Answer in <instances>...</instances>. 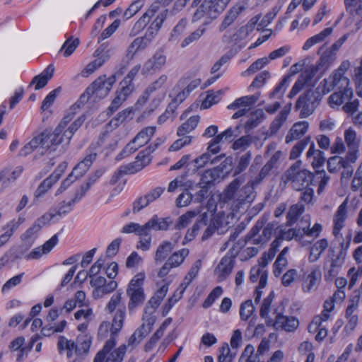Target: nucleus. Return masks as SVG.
Masks as SVG:
<instances>
[{
  "label": "nucleus",
  "instance_id": "nucleus-20",
  "mask_svg": "<svg viewBox=\"0 0 362 362\" xmlns=\"http://www.w3.org/2000/svg\"><path fill=\"white\" fill-rule=\"evenodd\" d=\"M321 272L320 269H313L307 276L303 283V288L305 291L310 292L317 288L321 280Z\"/></svg>",
  "mask_w": 362,
  "mask_h": 362
},
{
  "label": "nucleus",
  "instance_id": "nucleus-14",
  "mask_svg": "<svg viewBox=\"0 0 362 362\" xmlns=\"http://www.w3.org/2000/svg\"><path fill=\"white\" fill-rule=\"evenodd\" d=\"M245 10V6L243 4H237L233 6L224 17V19L219 28L220 31H223L228 26H230L238 17V16Z\"/></svg>",
  "mask_w": 362,
  "mask_h": 362
},
{
  "label": "nucleus",
  "instance_id": "nucleus-59",
  "mask_svg": "<svg viewBox=\"0 0 362 362\" xmlns=\"http://www.w3.org/2000/svg\"><path fill=\"white\" fill-rule=\"evenodd\" d=\"M252 158V154L250 151L245 153L243 155L238 161L237 166L235 167L234 174L238 175L244 170L248 167L250 160Z\"/></svg>",
  "mask_w": 362,
  "mask_h": 362
},
{
  "label": "nucleus",
  "instance_id": "nucleus-60",
  "mask_svg": "<svg viewBox=\"0 0 362 362\" xmlns=\"http://www.w3.org/2000/svg\"><path fill=\"white\" fill-rule=\"evenodd\" d=\"M346 11L353 17L359 14L361 10V5L358 4V0H344Z\"/></svg>",
  "mask_w": 362,
  "mask_h": 362
},
{
  "label": "nucleus",
  "instance_id": "nucleus-41",
  "mask_svg": "<svg viewBox=\"0 0 362 362\" xmlns=\"http://www.w3.org/2000/svg\"><path fill=\"white\" fill-rule=\"evenodd\" d=\"M232 160L231 158H226L225 160L217 168H214L213 169L206 170L207 172H211V177L214 182L216 179H218L221 175V171L223 173L225 171L227 173L231 166Z\"/></svg>",
  "mask_w": 362,
  "mask_h": 362
},
{
  "label": "nucleus",
  "instance_id": "nucleus-17",
  "mask_svg": "<svg viewBox=\"0 0 362 362\" xmlns=\"http://www.w3.org/2000/svg\"><path fill=\"white\" fill-rule=\"evenodd\" d=\"M25 249L21 246L12 247L0 259V264L5 265L8 262H14L17 259L25 258Z\"/></svg>",
  "mask_w": 362,
  "mask_h": 362
},
{
  "label": "nucleus",
  "instance_id": "nucleus-31",
  "mask_svg": "<svg viewBox=\"0 0 362 362\" xmlns=\"http://www.w3.org/2000/svg\"><path fill=\"white\" fill-rule=\"evenodd\" d=\"M268 273L266 270L259 268H252L250 274V280L252 282H256L259 279V287L263 288L265 287L267 281Z\"/></svg>",
  "mask_w": 362,
  "mask_h": 362
},
{
  "label": "nucleus",
  "instance_id": "nucleus-54",
  "mask_svg": "<svg viewBox=\"0 0 362 362\" xmlns=\"http://www.w3.org/2000/svg\"><path fill=\"white\" fill-rule=\"evenodd\" d=\"M152 152L146 148L145 150L141 151L136 157V163H138V168L142 170L145 166L151 162L150 154Z\"/></svg>",
  "mask_w": 362,
  "mask_h": 362
},
{
  "label": "nucleus",
  "instance_id": "nucleus-9",
  "mask_svg": "<svg viewBox=\"0 0 362 362\" xmlns=\"http://www.w3.org/2000/svg\"><path fill=\"white\" fill-rule=\"evenodd\" d=\"M189 255V250L182 248L173 252L160 269L158 276L160 278L165 277L173 268H176L181 265L186 257Z\"/></svg>",
  "mask_w": 362,
  "mask_h": 362
},
{
  "label": "nucleus",
  "instance_id": "nucleus-55",
  "mask_svg": "<svg viewBox=\"0 0 362 362\" xmlns=\"http://www.w3.org/2000/svg\"><path fill=\"white\" fill-rule=\"evenodd\" d=\"M270 76L269 72L264 71L256 76L252 83L249 86L248 90L250 91L253 88H259L262 87L267 78Z\"/></svg>",
  "mask_w": 362,
  "mask_h": 362
},
{
  "label": "nucleus",
  "instance_id": "nucleus-51",
  "mask_svg": "<svg viewBox=\"0 0 362 362\" xmlns=\"http://www.w3.org/2000/svg\"><path fill=\"white\" fill-rule=\"evenodd\" d=\"M155 320L153 317H149L147 320V324H142L134 333L138 336L139 340H142L147 334L151 331Z\"/></svg>",
  "mask_w": 362,
  "mask_h": 362
},
{
  "label": "nucleus",
  "instance_id": "nucleus-56",
  "mask_svg": "<svg viewBox=\"0 0 362 362\" xmlns=\"http://www.w3.org/2000/svg\"><path fill=\"white\" fill-rule=\"evenodd\" d=\"M115 347L114 339L107 340L102 350L96 354L93 362H104L106 355Z\"/></svg>",
  "mask_w": 362,
  "mask_h": 362
},
{
  "label": "nucleus",
  "instance_id": "nucleus-30",
  "mask_svg": "<svg viewBox=\"0 0 362 362\" xmlns=\"http://www.w3.org/2000/svg\"><path fill=\"white\" fill-rule=\"evenodd\" d=\"M199 121V116L194 115L190 117L185 123L181 124L177 131V134L179 136H185L186 134L194 130Z\"/></svg>",
  "mask_w": 362,
  "mask_h": 362
},
{
  "label": "nucleus",
  "instance_id": "nucleus-19",
  "mask_svg": "<svg viewBox=\"0 0 362 362\" xmlns=\"http://www.w3.org/2000/svg\"><path fill=\"white\" fill-rule=\"evenodd\" d=\"M54 71L53 66L49 65L40 75L36 76L33 78L30 85L35 84V90L44 88L47 85L48 80L52 78Z\"/></svg>",
  "mask_w": 362,
  "mask_h": 362
},
{
  "label": "nucleus",
  "instance_id": "nucleus-58",
  "mask_svg": "<svg viewBox=\"0 0 362 362\" xmlns=\"http://www.w3.org/2000/svg\"><path fill=\"white\" fill-rule=\"evenodd\" d=\"M197 213L194 211H187L185 214L179 217L175 228L180 230L185 228L192 221V218L197 216Z\"/></svg>",
  "mask_w": 362,
  "mask_h": 362
},
{
  "label": "nucleus",
  "instance_id": "nucleus-50",
  "mask_svg": "<svg viewBox=\"0 0 362 362\" xmlns=\"http://www.w3.org/2000/svg\"><path fill=\"white\" fill-rule=\"evenodd\" d=\"M269 60L267 57L260 58L254 62L244 72L243 76H250L255 74L258 70L262 69L267 63Z\"/></svg>",
  "mask_w": 362,
  "mask_h": 362
},
{
  "label": "nucleus",
  "instance_id": "nucleus-7",
  "mask_svg": "<svg viewBox=\"0 0 362 362\" xmlns=\"http://www.w3.org/2000/svg\"><path fill=\"white\" fill-rule=\"evenodd\" d=\"M320 100L321 96L319 92L312 89L308 90L298 98L295 110L297 111L300 109L301 118L308 117L314 112Z\"/></svg>",
  "mask_w": 362,
  "mask_h": 362
},
{
  "label": "nucleus",
  "instance_id": "nucleus-32",
  "mask_svg": "<svg viewBox=\"0 0 362 362\" xmlns=\"http://www.w3.org/2000/svg\"><path fill=\"white\" fill-rule=\"evenodd\" d=\"M156 131V127H148L141 130L133 139V142H138L139 146H142L146 144L153 136Z\"/></svg>",
  "mask_w": 362,
  "mask_h": 362
},
{
  "label": "nucleus",
  "instance_id": "nucleus-45",
  "mask_svg": "<svg viewBox=\"0 0 362 362\" xmlns=\"http://www.w3.org/2000/svg\"><path fill=\"white\" fill-rule=\"evenodd\" d=\"M206 28L203 26L199 27L194 32L187 36L182 42L181 47L182 48L186 47L191 43L197 41L205 33Z\"/></svg>",
  "mask_w": 362,
  "mask_h": 362
},
{
  "label": "nucleus",
  "instance_id": "nucleus-48",
  "mask_svg": "<svg viewBox=\"0 0 362 362\" xmlns=\"http://www.w3.org/2000/svg\"><path fill=\"white\" fill-rule=\"evenodd\" d=\"M84 121V116H81L77 119H76L66 130L64 132V136L66 139L67 144L69 143L74 132H76L78 130V129L82 125Z\"/></svg>",
  "mask_w": 362,
  "mask_h": 362
},
{
  "label": "nucleus",
  "instance_id": "nucleus-36",
  "mask_svg": "<svg viewBox=\"0 0 362 362\" xmlns=\"http://www.w3.org/2000/svg\"><path fill=\"white\" fill-rule=\"evenodd\" d=\"M46 138L47 132H43L39 134L37 136L33 138L32 140L28 143L32 146L34 150L37 149V148H42V151L41 152V154H43L44 150L46 151L47 148H49V144H47Z\"/></svg>",
  "mask_w": 362,
  "mask_h": 362
},
{
  "label": "nucleus",
  "instance_id": "nucleus-18",
  "mask_svg": "<svg viewBox=\"0 0 362 362\" xmlns=\"http://www.w3.org/2000/svg\"><path fill=\"white\" fill-rule=\"evenodd\" d=\"M168 81V76L165 74L160 75L158 78L150 83L144 91V95L138 100L137 103H144L148 97L153 93L161 89Z\"/></svg>",
  "mask_w": 362,
  "mask_h": 362
},
{
  "label": "nucleus",
  "instance_id": "nucleus-61",
  "mask_svg": "<svg viewBox=\"0 0 362 362\" xmlns=\"http://www.w3.org/2000/svg\"><path fill=\"white\" fill-rule=\"evenodd\" d=\"M103 65V60L95 59L94 61L86 65V66L81 71V75L83 77H88Z\"/></svg>",
  "mask_w": 362,
  "mask_h": 362
},
{
  "label": "nucleus",
  "instance_id": "nucleus-52",
  "mask_svg": "<svg viewBox=\"0 0 362 362\" xmlns=\"http://www.w3.org/2000/svg\"><path fill=\"white\" fill-rule=\"evenodd\" d=\"M56 182L55 180L52 179L50 176L47 177L40 184L35 190V197H40L45 194Z\"/></svg>",
  "mask_w": 362,
  "mask_h": 362
},
{
  "label": "nucleus",
  "instance_id": "nucleus-39",
  "mask_svg": "<svg viewBox=\"0 0 362 362\" xmlns=\"http://www.w3.org/2000/svg\"><path fill=\"white\" fill-rule=\"evenodd\" d=\"M172 322V318L168 317L164 320V322L161 324L160 327L156 330V332L153 334L149 341H148L146 346H154L158 340L163 337L165 330L166 328L170 325Z\"/></svg>",
  "mask_w": 362,
  "mask_h": 362
},
{
  "label": "nucleus",
  "instance_id": "nucleus-44",
  "mask_svg": "<svg viewBox=\"0 0 362 362\" xmlns=\"http://www.w3.org/2000/svg\"><path fill=\"white\" fill-rule=\"evenodd\" d=\"M327 164L329 173H337L341 168H343L346 163L342 159V157L334 156L327 160Z\"/></svg>",
  "mask_w": 362,
  "mask_h": 362
},
{
  "label": "nucleus",
  "instance_id": "nucleus-15",
  "mask_svg": "<svg viewBox=\"0 0 362 362\" xmlns=\"http://www.w3.org/2000/svg\"><path fill=\"white\" fill-rule=\"evenodd\" d=\"M309 124L307 121H301L295 123L286 136V143L298 139L304 135L308 131Z\"/></svg>",
  "mask_w": 362,
  "mask_h": 362
},
{
  "label": "nucleus",
  "instance_id": "nucleus-29",
  "mask_svg": "<svg viewBox=\"0 0 362 362\" xmlns=\"http://www.w3.org/2000/svg\"><path fill=\"white\" fill-rule=\"evenodd\" d=\"M304 211V206L301 204H293L286 215V226H293Z\"/></svg>",
  "mask_w": 362,
  "mask_h": 362
},
{
  "label": "nucleus",
  "instance_id": "nucleus-38",
  "mask_svg": "<svg viewBox=\"0 0 362 362\" xmlns=\"http://www.w3.org/2000/svg\"><path fill=\"white\" fill-rule=\"evenodd\" d=\"M127 350L126 345L122 344L117 349L106 355L104 362H122Z\"/></svg>",
  "mask_w": 362,
  "mask_h": 362
},
{
  "label": "nucleus",
  "instance_id": "nucleus-12",
  "mask_svg": "<svg viewBox=\"0 0 362 362\" xmlns=\"http://www.w3.org/2000/svg\"><path fill=\"white\" fill-rule=\"evenodd\" d=\"M298 320L295 317H288L277 313L275 317L274 327L276 329H284L286 332H293L298 327Z\"/></svg>",
  "mask_w": 362,
  "mask_h": 362
},
{
  "label": "nucleus",
  "instance_id": "nucleus-47",
  "mask_svg": "<svg viewBox=\"0 0 362 362\" xmlns=\"http://www.w3.org/2000/svg\"><path fill=\"white\" fill-rule=\"evenodd\" d=\"M310 137L307 136L303 139L297 142V144L292 148L290 153V159H296L304 150V148L310 144Z\"/></svg>",
  "mask_w": 362,
  "mask_h": 362
},
{
  "label": "nucleus",
  "instance_id": "nucleus-5",
  "mask_svg": "<svg viewBox=\"0 0 362 362\" xmlns=\"http://www.w3.org/2000/svg\"><path fill=\"white\" fill-rule=\"evenodd\" d=\"M144 279V273L140 272L136 274L129 283L126 293L129 298L128 310L130 313H134L145 301L146 295L143 288Z\"/></svg>",
  "mask_w": 362,
  "mask_h": 362
},
{
  "label": "nucleus",
  "instance_id": "nucleus-33",
  "mask_svg": "<svg viewBox=\"0 0 362 362\" xmlns=\"http://www.w3.org/2000/svg\"><path fill=\"white\" fill-rule=\"evenodd\" d=\"M234 259L230 256H224L218 265V269L221 276L226 278L228 276L233 268Z\"/></svg>",
  "mask_w": 362,
  "mask_h": 362
},
{
  "label": "nucleus",
  "instance_id": "nucleus-11",
  "mask_svg": "<svg viewBox=\"0 0 362 362\" xmlns=\"http://www.w3.org/2000/svg\"><path fill=\"white\" fill-rule=\"evenodd\" d=\"M55 217L54 214H45L40 218H37L33 224L28 228L21 235V239L23 241H27L35 238L36 234L41 230V228L49 224L50 221Z\"/></svg>",
  "mask_w": 362,
  "mask_h": 362
},
{
  "label": "nucleus",
  "instance_id": "nucleus-64",
  "mask_svg": "<svg viewBox=\"0 0 362 362\" xmlns=\"http://www.w3.org/2000/svg\"><path fill=\"white\" fill-rule=\"evenodd\" d=\"M344 140L348 147H358L359 141L357 139L356 132L349 128L344 132Z\"/></svg>",
  "mask_w": 362,
  "mask_h": 362
},
{
  "label": "nucleus",
  "instance_id": "nucleus-63",
  "mask_svg": "<svg viewBox=\"0 0 362 362\" xmlns=\"http://www.w3.org/2000/svg\"><path fill=\"white\" fill-rule=\"evenodd\" d=\"M274 298V291H271L269 296L264 299L263 303L261 305L259 315L262 318H267L270 310L271 304Z\"/></svg>",
  "mask_w": 362,
  "mask_h": 362
},
{
  "label": "nucleus",
  "instance_id": "nucleus-10",
  "mask_svg": "<svg viewBox=\"0 0 362 362\" xmlns=\"http://www.w3.org/2000/svg\"><path fill=\"white\" fill-rule=\"evenodd\" d=\"M165 63V55L163 52L158 51L144 64L141 73L144 76L155 74L164 67Z\"/></svg>",
  "mask_w": 362,
  "mask_h": 362
},
{
  "label": "nucleus",
  "instance_id": "nucleus-42",
  "mask_svg": "<svg viewBox=\"0 0 362 362\" xmlns=\"http://www.w3.org/2000/svg\"><path fill=\"white\" fill-rule=\"evenodd\" d=\"M288 87V76H285L282 80L276 86L274 90L269 93V98L270 99L278 98L281 99L284 93Z\"/></svg>",
  "mask_w": 362,
  "mask_h": 362
},
{
  "label": "nucleus",
  "instance_id": "nucleus-8",
  "mask_svg": "<svg viewBox=\"0 0 362 362\" xmlns=\"http://www.w3.org/2000/svg\"><path fill=\"white\" fill-rule=\"evenodd\" d=\"M115 81V75L108 78L105 75L100 76L88 86L89 90H90L93 95H95L97 98H103L109 93Z\"/></svg>",
  "mask_w": 362,
  "mask_h": 362
},
{
  "label": "nucleus",
  "instance_id": "nucleus-3",
  "mask_svg": "<svg viewBox=\"0 0 362 362\" xmlns=\"http://www.w3.org/2000/svg\"><path fill=\"white\" fill-rule=\"evenodd\" d=\"M300 160L296 161L284 173L285 182H290L291 187L297 191L308 187L313 179V174L301 167Z\"/></svg>",
  "mask_w": 362,
  "mask_h": 362
},
{
  "label": "nucleus",
  "instance_id": "nucleus-13",
  "mask_svg": "<svg viewBox=\"0 0 362 362\" xmlns=\"http://www.w3.org/2000/svg\"><path fill=\"white\" fill-rule=\"evenodd\" d=\"M125 314H126V306L122 304V307H119L118 310H117L114 318L112 320V323L110 325V339H114L115 341V345L116 344V339L115 337L117 334V333L121 330V329L123 327V322L125 318Z\"/></svg>",
  "mask_w": 362,
  "mask_h": 362
},
{
  "label": "nucleus",
  "instance_id": "nucleus-16",
  "mask_svg": "<svg viewBox=\"0 0 362 362\" xmlns=\"http://www.w3.org/2000/svg\"><path fill=\"white\" fill-rule=\"evenodd\" d=\"M343 255V251L341 250L335 258L332 259L329 268L325 274V278L327 281H332L333 279L338 275L341 265L344 263V257Z\"/></svg>",
  "mask_w": 362,
  "mask_h": 362
},
{
  "label": "nucleus",
  "instance_id": "nucleus-21",
  "mask_svg": "<svg viewBox=\"0 0 362 362\" xmlns=\"http://www.w3.org/2000/svg\"><path fill=\"white\" fill-rule=\"evenodd\" d=\"M260 93L257 92L252 95H247L236 99L228 106V109L235 110L240 107H249L254 105L259 99Z\"/></svg>",
  "mask_w": 362,
  "mask_h": 362
},
{
  "label": "nucleus",
  "instance_id": "nucleus-46",
  "mask_svg": "<svg viewBox=\"0 0 362 362\" xmlns=\"http://www.w3.org/2000/svg\"><path fill=\"white\" fill-rule=\"evenodd\" d=\"M255 311L252 300L242 303L240 307V317L242 320H247Z\"/></svg>",
  "mask_w": 362,
  "mask_h": 362
},
{
  "label": "nucleus",
  "instance_id": "nucleus-35",
  "mask_svg": "<svg viewBox=\"0 0 362 362\" xmlns=\"http://www.w3.org/2000/svg\"><path fill=\"white\" fill-rule=\"evenodd\" d=\"M345 217L346 211L345 209L343 207V205L341 204L338 208L334 218V226L333 228V234L335 236H337L339 233L340 230L344 227Z\"/></svg>",
  "mask_w": 362,
  "mask_h": 362
},
{
  "label": "nucleus",
  "instance_id": "nucleus-24",
  "mask_svg": "<svg viewBox=\"0 0 362 362\" xmlns=\"http://www.w3.org/2000/svg\"><path fill=\"white\" fill-rule=\"evenodd\" d=\"M96 156V153L91 152L81 162L78 163L74 168V173H78L76 175V177H82L95 160Z\"/></svg>",
  "mask_w": 362,
  "mask_h": 362
},
{
  "label": "nucleus",
  "instance_id": "nucleus-49",
  "mask_svg": "<svg viewBox=\"0 0 362 362\" xmlns=\"http://www.w3.org/2000/svg\"><path fill=\"white\" fill-rule=\"evenodd\" d=\"M132 113V108H127L123 110L110 121L108 125L113 128L119 127V125L122 124L125 119H127Z\"/></svg>",
  "mask_w": 362,
  "mask_h": 362
},
{
  "label": "nucleus",
  "instance_id": "nucleus-43",
  "mask_svg": "<svg viewBox=\"0 0 362 362\" xmlns=\"http://www.w3.org/2000/svg\"><path fill=\"white\" fill-rule=\"evenodd\" d=\"M46 140L47 141V144H49V146L59 145L64 142V140L66 141L64 136V132L60 130V127H56L54 131L51 134L47 133Z\"/></svg>",
  "mask_w": 362,
  "mask_h": 362
},
{
  "label": "nucleus",
  "instance_id": "nucleus-28",
  "mask_svg": "<svg viewBox=\"0 0 362 362\" xmlns=\"http://www.w3.org/2000/svg\"><path fill=\"white\" fill-rule=\"evenodd\" d=\"M57 348L59 352L66 350V356L68 358H71L73 356L74 351L76 354V342L72 340L67 339L64 336H60L58 338Z\"/></svg>",
  "mask_w": 362,
  "mask_h": 362
},
{
  "label": "nucleus",
  "instance_id": "nucleus-23",
  "mask_svg": "<svg viewBox=\"0 0 362 362\" xmlns=\"http://www.w3.org/2000/svg\"><path fill=\"white\" fill-rule=\"evenodd\" d=\"M92 337L88 334H79L76 338V355H86L91 345Z\"/></svg>",
  "mask_w": 362,
  "mask_h": 362
},
{
  "label": "nucleus",
  "instance_id": "nucleus-57",
  "mask_svg": "<svg viewBox=\"0 0 362 362\" xmlns=\"http://www.w3.org/2000/svg\"><path fill=\"white\" fill-rule=\"evenodd\" d=\"M78 45L79 40L78 38L74 40H72L71 38L68 39L64 43L61 49V52H63L64 57H69L74 52Z\"/></svg>",
  "mask_w": 362,
  "mask_h": 362
},
{
  "label": "nucleus",
  "instance_id": "nucleus-62",
  "mask_svg": "<svg viewBox=\"0 0 362 362\" xmlns=\"http://www.w3.org/2000/svg\"><path fill=\"white\" fill-rule=\"evenodd\" d=\"M274 168L267 162L262 168L257 176L252 181V187L258 185L267 176H268Z\"/></svg>",
  "mask_w": 362,
  "mask_h": 362
},
{
  "label": "nucleus",
  "instance_id": "nucleus-34",
  "mask_svg": "<svg viewBox=\"0 0 362 362\" xmlns=\"http://www.w3.org/2000/svg\"><path fill=\"white\" fill-rule=\"evenodd\" d=\"M201 265L200 260H198L195 262L194 265L192 266L190 268L189 272L185 276V277L183 279L182 283L180 285L179 288L180 290H183V292H185L186 288L190 284V283L193 281V279L197 276L199 268Z\"/></svg>",
  "mask_w": 362,
  "mask_h": 362
},
{
  "label": "nucleus",
  "instance_id": "nucleus-53",
  "mask_svg": "<svg viewBox=\"0 0 362 362\" xmlns=\"http://www.w3.org/2000/svg\"><path fill=\"white\" fill-rule=\"evenodd\" d=\"M221 90L216 92L208 91L207 95L202 104L204 109L209 108L212 105L216 104L221 99Z\"/></svg>",
  "mask_w": 362,
  "mask_h": 362
},
{
  "label": "nucleus",
  "instance_id": "nucleus-2",
  "mask_svg": "<svg viewBox=\"0 0 362 362\" xmlns=\"http://www.w3.org/2000/svg\"><path fill=\"white\" fill-rule=\"evenodd\" d=\"M322 83H323L324 91L327 93L334 88L338 90L329 97V103L331 106L332 105H340L353 96L352 88L349 87V80L334 71L329 78H325Z\"/></svg>",
  "mask_w": 362,
  "mask_h": 362
},
{
  "label": "nucleus",
  "instance_id": "nucleus-22",
  "mask_svg": "<svg viewBox=\"0 0 362 362\" xmlns=\"http://www.w3.org/2000/svg\"><path fill=\"white\" fill-rule=\"evenodd\" d=\"M336 56L327 49L322 53L316 64V65L320 68V74L317 76L318 78H320L325 74L330 65L334 62Z\"/></svg>",
  "mask_w": 362,
  "mask_h": 362
},
{
  "label": "nucleus",
  "instance_id": "nucleus-1",
  "mask_svg": "<svg viewBox=\"0 0 362 362\" xmlns=\"http://www.w3.org/2000/svg\"><path fill=\"white\" fill-rule=\"evenodd\" d=\"M243 183V179L238 177L234 179L220 194V201L223 203L232 202L231 208L233 212L243 213L247 207L248 204L252 201L250 194L243 195L247 189H251V187H245L240 189Z\"/></svg>",
  "mask_w": 362,
  "mask_h": 362
},
{
  "label": "nucleus",
  "instance_id": "nucleus-27",
  "mask_svg": "<svg viewBox=\"0 0 362 362\" xmlns=\"http://www.w3.org/2000/svg\"><path fill=\"white\" fill-rule=\"evenodd\" d=\"M327 247L328 242L325 238L317 241L310 249L309 261L311 262L317 261Z\"/></svg>",
  "mask_w": 362,
  "mask_h": 362
},
{
  "label": "nucleus",
  "instance_id": "nucleus-25",
  "mask_svg": "<svg viewBox=\"0 0 362 362\" xmlns=\"http://www.w3.org/2000/svg\"><path fill=\"white\" fill-rule=\"evenodd\" d=\"M175 244L169 241L162 242L158 247L154 260L156 263L163 262L174 249Z\"/></svg>",
  "mask_w": 362,
  "mask_h": 362
},
{
  "label": "nucleus",
  "instance_id": "nucleus-40",
  "mask_svg": "<svg viewBox=\"0 0 362 362\" xmlns=\"http://www.w3.org/2000/svg\"><path fill=\"white\" fill-rule=\"evenodd\" d=\"M146 47V42H144V39L141 37H136L128 47L127 50V57L130 59H132L138 50L144 49Z\"/></svg>",
  "mask_w": 362,
  "mask_h": 362
},
{
  "label": "nucleus",
  "instance_id": "nucleus-26",
  "mask_svg": "<svg viewBox=\"0 0 362 362\" xmlns=\"http://www.w3.org/2000/svg\"><path fill=\"white\" fill-rule=\"evenodd\" d=\"M280 245L281 244L279 239H275L272 242L269 251L264 253L259 259V264L262 268L265 267L269 264V262L272 260Z\"/></svg>",
  "mask_w": 362,
  "mask_h": 362
},
{
  "label": "nucleus",
  "instance_id": "nucleus-4",
  "mask_svg": "<svg viewBox=\"0 0 362 362\" xmlns=\"http://www.w3.org/2000/svg\"><path fill=\"white\" fill-rule=\"evenodd\" d=\"M225 8L223 0H204L194 12L192 22L203 20L204 24L207 25L216 19Z\"/></svg>",
  "mask_w": 362,
  "mask_h": 362
},
{
  "label": "nucleus",
  "instance_id": "nucleus-6",
  "mask_svg": "<svg viewBox=\"0 0 362 362\" xmlns=\"http://www.w3.org/2000/svg\"><path fill=\"white\" fill-rule=\"evenodd\" d=\"M171 223L170 218H159L157 215H154L143 226L133 222L124 226L122 233H135L139 235H148L151 230H166Z\"/></svg>",
  "mask_w": 362,
  "mask_h": 362
},
{
  "label": "nucleus",
  "instance_id": "nucleus-37",
  "mask_svg": "<svg viewBox=\"0 0 362 362\" xmlns=\"http://www.w3.org/2000/svg\"><path fill=\"white\" fill-rule=\"evenodd\" d=\"M303 236V233L302 232V229L299 228H289L287 230H281L279 232V236L276 239L280 240V244L282 240H291L293 238H300Z\"/></svg>",
  "mask_w": 362,
  "mask_h": 362
}]
</instances>
